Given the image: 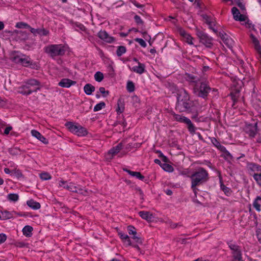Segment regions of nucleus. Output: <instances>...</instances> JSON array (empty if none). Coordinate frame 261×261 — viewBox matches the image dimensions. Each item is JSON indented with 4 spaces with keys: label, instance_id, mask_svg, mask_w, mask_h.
I'll use <instances>...</instances> for the list:
<instances>
[{
    "label": "nucleus",
    "instance_id": "nucleus-1",
    "mask_svg": "<svg viewBox=\"0 0 261 261\" xmlns=\"http://www.w3.org/2000/svg\"><path fill=\"white\" fill-rule=\"evenodd\" d=\"M177 101L176 109L180 112L190 111L193 107V102L190 99L188 92L185 89L178 91Z\"/></svg>",
    "mask_w": 261,
    "mask_h": 261
},
{
    "label": "nucleus",
    "instance_id": "nucleus-2",
    "mask_svg": "<svg viewBox=\"0 0 261 261\" xmlns=\"http://www.w3.org/2000/svg\"><path fill=\"white\" fill-rule=\"evenodd\" d=\"M192 187L198 186L206 182L208 179V174L203 168H199L190 176Z\"/></svg>",
    "mask_w": 261,
    "mask_h": 261
},
{
    "label": "nucleus",
    "instance_id": "nucleus-3",
    "mask_svg": "<svg viewBox=\"0 0 261 261\" xmlns=\"http://www.w3.org/2000/svg\"><path fill=\"white\" fill-rule=\"evenodd\" d=\"M44 50L52 58L63 56L65 54L64 47L62 44L49 45L45 47Z\"/></svg>",
    "mask_w": 261,
    "mask_h": 261
},
{
    "label": "nucleus",
    "instance_id": "nucleus-4",
    "mask_svg": "<svg viewBox=\"0 0 261 261\" xmlns=\"http://www.w3.org/2000/svg\"><path fill=\"white\" fill-rule=\"evenodd\" d=\"M211 90V87L206 83L200 82V84H195L194 88V92L197 96L205 98Z\"/></svg>",
    "mask_w": 261,
    "mask_h": 261
},
{
    "label": "nucleus",
    "instance_id": "nucleus-5",
    "mask_svg": "<svg viewBox=\"0 0 261 261\" xmlns=\"http://www.w3.org/2000/svg\"><path fill=\"white\" fill-rule=\"evenodd\" d=\"M257 124L256 122L253 124H246L244 129L246 134L248 135L250 138H253L256 135H257V142L261 143V130L257 129Z\"/></svg>",
    "mask_w": 261,
    "mask_h": 261
},
{
    "label": "nucleus",
    "instance_id": "nucleus-6",
    "mask_svg": "<svg viewBox=\"0 0 261 261\" xmlns=\"http://www.w3.org/2000/svg\"><path fill=\"white\" fill-rule=\"evenodd\" d=\"M65 126L67 127L70 132L79 136H84L87 134L86 128L79 125H74L72 122H67Z\"/></svg>",
    "mask_w": 261,
    "mask_h": 261
},
{
    "label": "nucleus",
    "instance_id": "nucleus-7",
    "mask_svg": "<svg viewBox=\"0 0 261 261\" xmlns=\"http://www.w3.org/2000/svg\"><path fill=\"white\" fill-rule=\"evenodd\" d=\"M229 247L232 251V261H244L242 251L239 246L233 244H229Z\"/></svg>",
    "mask_w": 261,
    "mask_h": 261
},
{
    "label": "nucleus",
    "instance_id": "nucleus-8",
    "mask_svg": "<svg viewBox=\"0 0 261 261\" xmlns=\"http://www.w3.org/2000/svg\"><path fill=\"white\" fill-rule=\"evenodd\" d=\"M196 34L200 40V42L203 44L206 47H211L213 45L212 38L202 31L197 30Z\"/></svg>",
    "mask_w": 261,
    "mask_h": 261
},
{
    "label": "nucleus",
    "instance_id": "nucleus-9",
    "mask_svg": "<svg viewBox=\"0 0 261 261\" xmlns=\"http://www.w3.org/2000/svg\"><path fill=\"white\" fill-rule=\"evenodd\" d=\"M125 142V140H122L120 143H119L117 146L114 147L112 149H111L109 152H108L106 155V160H111L112 159L114 155L118 153L120 150L122 148L123 146V144Z\"/></svg>",
    "mask_w": 261,
    "mask_h": 261
},
{
    "label": "nucleus",
    "instance_id": "nucleus-10",
    "mask_svg": "<svg viewBox=\"0 0 261 261\" xmlns=\"http://www.w3.org/2000/svg\"><path fill=\"white\" fill-rule=\"evenodd\" d=\"M231 12L234 19L236 21H245L247 19V17L243 14H241L237 7H233L231 9Z\"/></svg>",
    "mask_w": 261,
    "mask_h": 261
},
{
    "label": "nucleus",
    "instance_id": "nucleus-11",
    "mask_svg": "<svg viewBox=\"0 0 261 261\" xmlns=\"http://www.w3.org/2000/svg\"><path fill=\"white\" fill-rule=\"evenodd\" d=\"M250 38L251 39L252 43L253 45V47L256 51L258 58L260 59L261 62V46L258 39L253 34L250 35Z\"/></svg>",
    "mask_w": 261,
    "mask_h": 261
},
{
    "label": "nucleus",
    "instance_id": "nucleus-12",
    "mask_svg": "<svg viewBox=\"0 0 261 261\" xmlns=\"http://www.w3.org/2000/svg\"><path fill=\"white\" fill-rule=\"evenodd\" d=\"M185 79L189 82L195 84H198V82H200V76L197 73H186Z\"/></svg>",
    "mask_w": 261,
    "mask_h": 261
},
{
    "label": "nucleus",
    "instance_id": "nucleus-13",
    "mask_svg": "<svg viewBox=\"0 0 261 261\" xmlns=\"http://www.w3.org/2000/svg\"><path fill=\"white\" fill-rule=\"evenodd\" d=\"M13 61L16 63H20L25 67H28L32 64L30 60L28 58H22L17 56L13 58Z\"/></svg>",
    "mask_w": 261,
    "mask_h": 261
},
{
    "label": "nucleus",
    "instance_id": "nucleus-14",
    "mask_svg": "<svg viewBox=\"0 0 261 261\" xmlns=\"http://www.w3.org/2000/svg\"><path fill=\"white\" fill-rule=\"evenodd\" d=\"M28 86H29V85H26L25 84L21 86L19 88V93L23 95H29L33 92H36L40 89V87H37L35 88V89H29V87Z\"/></svg>",
    "mask_w": 261,
    "mask_h": 261
},
{
    "label": "nucleus",
    "instance_id": "nucleus-15",
    "mask_svg": "<svg viewBox=\"0 0 261 261\" xmlns=\"http://www.w3.org/2000/svg\"><path fill=\"white\" fill-rule=\"evenodd\" d=\"M98 36L102 40L108 43H112L115 41V38L110 36L107 32L105 31H100L98 33Z\"/></svg>",
    "mask_w": 261,
    "mask_h": 261
},
{
    "label": "nucleus",
    "instance_id": "nucleus-16",
    "mask_svg": "<svg viewBox=\"0 0 261 261\" xmlns=\"http://www.w3.org/2000/svg\"><path fill=\"white\" fill-rule=\"evenodd\" d=\"M75 81H72L68 79H63L59 83V85L62 87L69 88L71 86L75 85Z\"/></svg>",
    "mask_w": 261,
    "mask_h": 261
},
{
    "label": "nucleus",
    "instance_id": "nucleus-17",
    "mask_svg": "<svg viewBox=\"0 0 261 261\" xmlns=\"http://www.w3.org/2000/svg\"><path fill=\"white\" fill-rule=\"evenodd\" d=\"M30 31L35 36L37 34L43 36H47L49 34V31L44 28L35 29L31 27Z\"/></svg>",
    "mask_w": 261,
    "mask_h": 261
},
{
    "label": "nucleus",
    "instance_id": "nucleus-18",
    "mask_svg": "<svg viewBox=\"0 0 261 261\" xmlns=\"http://www.w3.org/2000/svg\"><path fill=\"white\" fill-rule=\"evenodd\" d=\"M139 215L142 219L148 222H151L153 218L152 214L147 211H140L139 212Z\"/></svg>",
    "mask_w": 261,
    "mask_h": 261
},
{
    "label": "nucleus",
    "instance_id": "nucleus-19",
    "mask_svg": "<svg viewBox=\"0 0 261 261\" xmlns=\"http://www.w3.org/2000/svg\"><path fill=\"white\" fill-rule=\"evenodd\" d=\"M145 65L138 62V66L133 67L132 70L139 74H142L145 72Z\"/></svg>",
    "mask_w": 261,
    "mask_h": 261
},
{
    "label": "nucleus",
    "instance_id": "nucleus-20",
    "mask_svg": "<svg viewBox=\"0 0 261 261\" xmlns=\"http://www.w3.org/2000/svg\"><path fill=\"white\" fill-rule=\"evenodd\" d=\"M31 133L33 136L37 138L44 144H47L48 141L39 132L36 130H32Z\"/></svg>",
    "mask_w": 261,
    "mask_h": 261
},
{
    "label": "nucleus",
    "instance_id": "nucleus-21",
    "mask_svg": "<svg viewBox=\"0 0 261 261\" xmlns=\"http://www.w3.org/2000/svg\"><path fill=\"white\" fill-rule=\"evenodd\" d=\"M25 85H29L28 87H29V89H35L36 87H34L36 86L39 87L40 82L36 80L31 79L26 82Z\"/></svg>",
    "mask_w": 261,
    "mask_h": 261
},
{
    "label": "nucleus",
    "instance_id": "nucleus-22",
    "mask_svg": "<svg viewBox=\"0 0 261 261\" xmlns=\"http://www.w3.org/2000/svg\"><path fill=\"white\" fill-rule=\"evenodd\" d=\"M124 110V100L119 98L117 101V108L116 111L117 113H122Z\"/></svg>",
    "mask_w": 261,
    "mask_h": 261
},
{
    "label": "nucleus",
    "instance_id": "nucleus-23",
    "mask_svg": "<svg viewBox=\"0 0 261 261\" xmlns=\"http://www.w3.org/2000/svg\"><path fill=\"white\" fill-rule=\"evenodd\" d=\"M95 87L90 84H86L84 87V92L88 95H91L95 91Z\"/></svg>",
    "mask_w": 261,
    "mask_h": 261
},
{
    "label": "nucleus",
    "instance_id": "nucleus-24",
    "mask_svg": "<svg viewBox=\"0 0 261 261\" xmlns=\"http://www.w3.org/2000/svg\"><path fill=\"white\" fill-rule=\"evenodd\" d=\"M27 205L34 210L39 209L41 207L40 204L34 200L31 199L27 202Z\"/></svg>",
    "mask_w": 261,
    "mask_h": 261
},
{
    "label": "nucleus",
    "instance_id": "nucleus-25",
    "mask_svg": "<svg viewBox=\"0 0 261 261\" xmlns=\"http://www.w3.org/2000/svg\"><path fill=\"white\" fill-rule=\"evenodd\" d=\"M248 167L250 170L254 172V173H257L261 171V166L255 164H249Z\"/></svg>",
    "mask_w": 261,
    "mask_h": 261
},
{
    "label": "nucleus",
    "instance_id": "nucleus-26",
    "mask_svg": "<svg viewBox=\"0 0 261 261\" xmlns=\"http://www.w3.org/2000/svg\"><path fill=\"white\" fill-rule=\"evenodd\" d=\"M13 218L12 214L8 211L2 212L0 214V218L2 220H7Z\"/></svg>",
    "mask_w": 261,
    "mask_h": 261
},
{
    "label": "nucleus",
    "instance_id": "nucleus-27",
    "mask_svg": "<svg viewBox=\"0 0 261 261\" xmlns=\"http://www.w3.org/2000/svg\"><path fill=\"white\" fill-rule=\"evenodd\" d=\"M33 231V227L29 225L24 226L22 229L23 233L26 237H30Z\"/></svg>",
    "mask_w": 261,
    "mask_h": 261
},
{
    "label": "nucleus",
    "instance_id": "nucleus-28",
    "mask_svg": "<svg viewBox=\"0 0 261 261\" xmlns=\"http://www.w3.org/2000/svg\"><path fill=\"white\" fill-rule=\"evenodd\" d=\"M8 33H11V35H17L19 37H22L23 39H25L26 37H27V33L25 32H23L21 31L15 30L13 32H8Z\"/></svg>",
    "mask_w": 261,
    "mask_h": 261
},
{
    "label": "nucleus",
    "instance_id": "nucleus-29",
    "mask_svg": "<svg viewBox=\"0 0 261 261\" xmlns=\"http://www.w3.org/2000/svg\"><path fill=\"white\" fill-rule=\"evenodd\" d=\"M255 180L258 185L261 186V171L257 173H250Z\"/></svg>",
    "mask_w": 261,
    "mask_h": 261
},
{
    "label": "nucleus",
    "instance_id": "nucleus-30",
    "mask_svg": "<svg viewBox=\"0 0 261 261\" xmlns=\"http://www.w3.org/2000/svg\"><path fill=\"white\" fill-rule=\"evenodd\" d=\"M185 123L188 125V128L189 130L191 133L195 132V127L191 122V120L188 119H185Z\"/></svg>",
    "mask_w": 261,
    "mask_h": 261
},
{
    "label": "nucleus",
    "instance_id": "nucleus-31",
    "mask_svg": "<svg viewBox=\"0 0 261 261\" xmlns=\"http://www.w3.org/2000/svg\"><path fill=\"white\" fill-rule=\"evenodd\" d=\"M161 166L165 171L167 172H172L174 170L173 167L171 165L167 163H163L161 165Z\"/></svg>",
    "mask_w": 261,
    "mask_h": 261
},
{
    "label": "nucleus",
    "instance_id": "nucleus-32",
    "mask_svg": "<svg viewBox=\"0 0 261 261\" xmlns=\"http://www.w3.org/2000/svg\"><path fill=\"white\" fill-rule=\"evenodd\" d=\"M95 80L98 82H100L103 79V74L100 71H97L94 75Z\"/></svg>",
    "mask_w": 261,
    "mask_h": 261
},
{
    "label": "nucleus",
    "instance_id": "nucleus-33",
    "mask_svg": "<svg viewBox=\"0 0 261 261\" xmlns=\"http://www.w3.org/2000/svg\"><path fill=\"white\" fill-rule=\"evenodd\" d=\"M126 122L124 121L122 123H116L115 126L117 127H119L118 128H116V130L117 131H119L120 133L121 132V130L123 129L124 127L126 126Z\"/></svg>",
    "mask_w": 261,
    "mask_h": 261
},
{
    "label": "nucleus",
    "instance_id": "nucleus-34",
    "mask_svg": "<svg viewBox=\"0 0 261 261\" xmlns=\"http://www.w3.org/2000/svg\"><path fill=\"white\" fill-rule=\"evenodd\" d=\"M126 52V48L123 46H120L118 47L116 54L118 57H120L123 54Z\"/></svg>",
    "mask_w": 261,
    "mask_h": 261
},
{
    "label": "nucleus",
    "instance_id": "nucleus-35",
    "mask_svg": "<svg viewBox=\"0 0 261 261\" xmlns=\"http://www.w3.org/2000/svg\"><path fill=\"white\" fill-rule=\"evenodd\" d=\"M239 95V91L236 90L234 92H231L230 93V96L232 100L233 101V103H235L238 101V98Z\"/></svg>",
    "mask_w": 261,
    "mask_h": 261
},
{
    "label": "nucleus",
    "instance_id": "nucleus-36",
    "mask_svg": "<svg viewBox=\"0 0 261 261\" xmlns=\"http://www.w3.org/2000/svg\"><path fill=\"white\" fill-rule=\"evenodd\" d=\"M106 106V104L104 102H100V103L97 104L94 108V111L97 112L99 110H101L102 108H105Z\"/></svg>",
    "mask_w": 261,
    "mask_h": 261
},
{
    "label": "nucleus",
    "instance_id": "nucleus-37",
    "mask_svg": "<svg viewBox=\"0 0 261 261\" xmlns=\"http://www.w3.org/2000/svg\"><path fill=\"white\" fill-rule=\"evenodd\" d=\"M127 90L129 92H132L135 91V85L132 81H128L127 83Z\"/></svg>",
    "mask_w": 261,
    "mask_h": 261
},
{
    "label": "nucleus",
    "instance_id": "nucleus-38",
    "mask_svg": "<svg viewBox=\"0 0 261 261\" xmlns=\"http://www.w3.org/2000/svg\"><path fill=\"white\" fill-rule=\"evenodd\" d=\"M174 118L178 121L185 123V119H188L187 117H182V116L178 114H173Z\"/></svg>",
    "mask_w": 261,
    "mask_h": 261
},
{
    "label": "nucleus",
    "instance_id": "nucleus-39",
    "mask_svg": "<svg viewBox=\"0 0 261 261\" xmlns=\"http://www.w3.org/2000/svg\"><path fill=\"white\" fill-rule=\"evenodd\" d=\"M219 36L221 37V39L223 41L224 43H225L226 45L229 44V39L226 37V34L225 33L219 32Z\"/></svg>",
    "mask_w": 261,
    "mask_h": 261
},
{
    "label": "nucleus",
    "instance_id": "nucleus-40",
    "mask_svg": "<svg viewBox=\"0 0 261 261\" xmlns=\"http://www.w3.org/2000/svg\"><path fill=\"white\" fill-rule=\"evenodd\" d=\"M67 190L74 193H77V187L74 186L73 184L70 183L69 185H67Z\"/></svg>",
    "mask_w": 261,
    "mask_h": 261
},
{
    "label": "nucleus",
    "instance_id": "nucleus-41",
    "mask_svg": "<svg viewBox=\"0 0 261 261\" xmlns=\"http://www.w3.org/2000/svg\"><path fill=\"white\" fill-rule=\"evenodd\" d=\"M40 177L42 180H48L51 178L50 175L47 172H43L40 174Z\"/></svg>",
    "mask_w": 261,
    "mask_h": 261
},
{
    "label": "nucleus",
    "instance_id": "nucleus-42",
    "mask_svg": "<svg viewBox=\"0 0 261 261\" xmlns=\"http://www.w3.org/2000/svg\"><path fill=\"white\" fill-rule=\"evenodd\" d=\"M8 197L10 200L13 201H16L18 199V195L16 194H10Z\"/></svg>",
    "mask_w": 261,
    "mask_h": 261
},
{
    "label": "nucleus",
    "instance_id": "nucleus-43",
    "mask_svg": "<svg viewBox=\"0 0 261 261\" xmlns=\"http://www.w3.org/2000/svg\"><path fill=\"white\" fill-rule=\"evenodd\" d=\"M16 27L18 28H29L30 29L31 28V27L29 24H28L26 23L22 22H18L16 24Z\"/></svg>",
    "mask_w": 261,
    "mask_h": 261
},
{
    "label": "nucleus",
    "instance_id": "nucleus-44",
    "mask_svg": "<svg viewBox=\"0 0 261 261\" xmlns=\"http://www.w3.org/2000/svg\"><path fill=\"white\" fill-rule=\"evenodd\" d=\"M127 229L129 234H133V236L137 234V232L135 230V228L134 226L132 225L128 226L127 227Z\"/></svg>",
    "mask_w": 261,
    "mask_h": 261
},
{
    "label": "nucleus",
    "instance_id": "nucleus-45",
    "mask_svg": "<svg viewBox=\"0 0 261 261\" xmlns=\"http://www.w3.org/2000/svg\"><path fill=\"white\" fill-rule=\"evenodd\" d=\"M201 16L203 18V19L205 20L206 23H207L208 25H211V21H212L211 20V19L210 16L206 14H203L201 15Z\"/></svg>",
    "mask_w": 261,
    "mask_h": 261
},
{
    "label": "nucleus",
    "instance_id": "nucleus-46",
    "mask_svg": "<svg viewBox=\"0 0 261 261\" xmlns=\"http://www.w3.org/2000/svg\"><path fill=\"white\" fill-rule=\"evenodd\" d=\"M12 173L17 178H19L22 176V174L19 170H12Z\"/></svg>",
    "mask_w": 261,
    "mask_h": 261
},
{
    "label": "nucleus",
    "instance_id": "nucleus-47",
    "mask_svg": "<svg viewBox=\"0 0 261 261\" xmlns=\"http://www.w3.org/2000/svg\"><path fill=\"white\" fill-rule=\"evenodd\" d=\"M186 42L189 44H193L192 40L193 38L189 34L184 38Z\"/></svg>",
    "mask_w": 261,
    "mask_h": 261
},
{
    "label": "nucleus",
    "instance_id": "nucleus-48",
    "mask_svg": "<svg viewBox=\"0 0 261 261\" xmlns=\"http://www.w3.org/2000/svg\"><path fill=\"white\" fill-rule=\"evenodd\" d=\"M135 41L138 42L141 46H142V47H146V43H145V42L144 41L143 39H141V38H137L135 39Z\"/></svg>",
    "mask_w": 261,
    "mask_h": 261
},
{
    "label": "nucleus",
    "instance_id": "nucleus-49",
    "mask_svg": "<svg viewBox=\"0 0 261 261\" xmlns=\"http://www.w3.org/2000/svg\"><path fill=\"white\" fill-rule=\"evenodd\" d=\"M99 92L102 94L103 97H106L109 94V91H106L104 87H100Z\"/></svg>",
    "mask_w": 261,
    "mask_h": 261
},
{
    "label": "nucleus",
    "instance_id": "nucleus-50",
    "mask_svg": "<svg viewBox=\"0 0 261 261\" xmlns=\"http://www.w3.org/2000/svg\"><path fill=\"white\" fill-rule=\"evenodd\" d=\"M135 20L138 24L143 25L144 22L138 15H135L134 17Z\"/></svg>",
    "mask_w": 261,
    "mask_h": 261
},
{
    "label": "nucleus",
    "instance_id": "nucleus-51",
    "mask_svg": "<svg viewBox=\"0 0 261 261\" xmlns=\"http://www.w3.org/2000/svg\"><path fill=\"white\" fill-rule=\"evenodd\" d=\"M178 32L179 35L182 36L184 38L186 37V36L188 34L184 30L181 28H179L178 30Z\"/></svg>",
    "mask_w": 261,
    "mask_h": 261
},
{
    "label": "nucleus",
    "instance_id": "nucleus-52",
    "mask_svg": "<svg viewBox=\"0 0 261 261\" xmlns=\"http://www.w3.org/2000/svg\"><path fill=\"white\" fill-rule=\"evenodd\" d=\"M253 205L255 208L256 211L258 212L260 211V205L258 203V201L254 200L253 203Z\"/></svg>",
    "mask_w": 261,
    "mask_h": 261
},
{
    "label": "nucleus",
    "instance_id": "nucleus-53",
    "mask_svg": "<svg viewBox=\"0 0 261 261\" xmlns=\"http://www.w3.org/2000/svg\"><path fill=\"white\" fill-rule=\"evenodd\" d=\"M75 27L82 31L85 32L86 31V28L81 23H76Z\"/></svg>",
    "mask_w": 261,
    "mask_h": 261
},
{
    "label": "nucleus",
    "instance_id": "nucleus-54",
    "mask_svg": "<svg viewBox=\"0 0 261 261\" xmlns=\"http://www.w3.org/2000/svg\"><path fill=\"white\" fill-rule=\"evenodd\" d=\"M236 3L237 4L238 6L241 9V10L242 11H245L246 9H245V5L244 4H243V3L242 2H241L240 1H239V2H238Z\"/></svg>",
    "mask_w": 261,
    "mask_h": 261
},
{
    "label": "nucleus",
    "instance_id": "nucleus-55",
    "mask_svg": "<svg viewBox=\"0 0 261 261\" xmlns=\"http://www.w3.org/2000/svg\"><path fill=\"white\" fill-rule=\"evenodd\" d=\"M133 239L135 240V242L140 244H142V240L141 238L136 236V235H134L133 237Z\"/></svg>",
    "mask_w": 261,
    "mask_h": 261
},
{
    "label": "nucleus",
    "instance_id": "nucleus-56",
    "mask_svg": "<svg viewBox=\"0 0 261 261\" xmlns=\"http://www.w3.org/2000/svg\"><path fill=\"white\" fill-rule=\"evenodd\" d=\"M124 170L126 172H127L129 175H130L133 176H135V175H136V174L140 175L139 172L132 171L128 169H124Z\"/></svg>",
    "mask_w": 261,
    "mask_h": 261
},
{
    "label": "nucleus",
    "instance_id": "nucleus-57",
    "mask_svg": "<svg viewBox=\"0 0 261 261\" xmlns=\"http://www.w3.org/2000/svg\"><path fill=\"white\" fill-rule=\"evenodd\" d=\"M124 170L126 172H127L129 175H130L133 176H135V175H136V174L140 175L139 172L132 171L128 169H124Z\"/></svg>",
    "mask_w": 261,
    "mask_h": 261
},
{
    "label": "nucleus",
    "instance_id": "nucleus-58",
    "mask_svg": "<svg viewBox=\"0 0 261 261\" xmlns=\"http://www.w3.org/2000/svg\"><path fill=\"white\" fill-rule=\"evenodd\" d=\"M7 239V236L4 233L0 234V244L4 243Z\"/></svg>",
    "mask_w": 261,
    "mask_h": 261
},
{
    "label": "nucleus",
    "instance_id": "nucleus-59",
    "mask_svg": "<svg viewBox=\"0 0 261 261\" xmlns=\"http://www.w3.org/2000/svg\"><path fill=\"white\" fill-rule=\"evenodd\" d=\"M212 142L213 143V144L216 146L217 147V148L219 147V146L220 145V143H219V141H218L217 140V139H216L215 138H213L212 139Z\"/></svg>",
    "mask_w": 261,
    "mask_h": 261
},
{
    "label": "nucleus",
    "instance_id": "nucleus-60",
    "mask_svg": "<svg viewBox=\"0 0 261 261\" xmlns=\"http://www.w3.org/2000/svg\"><path fill=\"white\" fill-rule=\"evenodd\" d=\"M213 25H215V21H211V25H208L209 26V28L211 30H213V31L215 33H217V30H216L214 27H213Z\"/></svg>",
    "mask_w": 261,
    "mask_h": 261
},
{
    "label": "nucleus",
    "instance_id": "nucleus-61",
    "mask_svg": "<svg viewBox=\"0 0 261 261\" xmlns=\"http://www.w3.org/2000/svg\"><path fill=\"white\" fill-rule=\"evenodd\" d=\"M131 2L138 8H142L144 7L143 5L139 4L135 0H131Z\"/></svg>",
    "mask_w": 261,
    "mask_h": 261
},
{
    "label": "nucleus",
    "instance_id": "nucleus-62",
    "mask_svg": "<svg viewBox=\"0 0 261 261\" xmlns=\"http://www.w3.org/2000/svg\"><path fill=\"white\" fill-rule=\"evenodd\" d=\"M12 129V127L11 126H7L4 131L5 135H8Z\"/></svg>",
    "mask_w": 261,
    "mask_h": 261
},
{
    "label": "nucleus",
    "instance_id": "nucleus-63",
    "mask_svg": "<svg viewBox=\"0 0 261 261\" xmlns=\"http://www.w3.org/2000/svg\"><path fill=\"white\" fill-rule=\"evenodd\" d=\"M119 235L120 236V238L122 240L128 239L129 237L127 234L122 233H119Z\"/></svg>",
    "mask_w": 261,
    "mask_h": 261
},
{
    "label": "nucleus",
    "instance_id": "nucleus-64",
    "mask_svg": "<svg viewBox=\"0 0 261 261\" xmlns=\"http://www.w3.org/2000/svg\"><path fill=\"white\" fill-rule=\"evenodd\" d=\"M77 191L78 192L77 193H79L85 196L86 195L87 193H88L87 190H85L84 192H83V189L81 188H80Z\"/></svg>",
    "mask_w": 261,
    "mask_h": 261
}]
</instances>
